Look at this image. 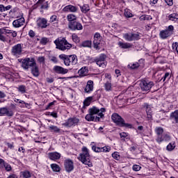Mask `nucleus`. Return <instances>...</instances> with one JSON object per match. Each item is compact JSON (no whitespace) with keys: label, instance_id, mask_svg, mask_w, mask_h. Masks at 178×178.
Returning a JSON list of instances; mask_svg holds the SVG:
<instances>
[{"label":"nucleus","instance_id":"2","mask_svg":"<svg viewBox=\"0 0 178 178\" xmlns=\"http://www.w3.org/2000/svg\"><path fill=\"white\" fill-rule=\"evenodd\" d=\"M59 59L63 62L65 66H70L71 65H77V56L76 54L66 55L60 54L58 56Z\"/></svg>","mask_w":178,"mask_h":178},{"label":"nucleus","instance_id":"40","mask_svg":"<svg viewBox=\"0 0 178 178\" xmlns=\"http://www.w3.org/2000/svg\"><path fill=\"white\" fill-rule=\"evenodd\" d=\"M91 45H92L91 41L86 40L81 43V47H83L84 48L86 47L90 48Z\"/></svg>","mask_w":178,"mask_h":178},{"label":"nucleus","instance_id":"18","mask_svg":"<svg viewBox=\"0 0 178 178\" xmlns=\"http://www.w3.org/2000/svg\"><path fill=\"white\" fill-rule=\"evenodd\" d=\"M0 116L12 117L13 116V111H10L6 107H1L0 108Z\"/></svg>","mask_w":178,"mask_h":178},{"label":"nucleus","instance_id":"27","mask_svg":"<svg viewBox=\"0 0 178 178\" xmlns=\"http://www.w3.org/2000/svg\"><path fill=\"white\" fill-rule=\"evenodd\" d=\"M170 119L174 120L175 123L178 124V110H175L174 112L170 113Z\"/></svg>","mask_w":178,"mask_h":178},{"label":"nucleus","instance_id":"38","mask_svg":"<svg viewBox=\"0 0 178 178\" xmlns=\"http://www.w3.org/2000/svg\"><path fill=\"white\" fill-rule=\"evenodd\" d=\"M169 20L171 22H177L178 20V14L177 13H172L168 16Z\"/></svg>","mask_w":178,"mask_h":178},{"label":"nucleus","instance_id":"12","mask_svg":"<svg viewBox=\"0 0 178 178\" xmlns=\"http://www.w3.org/2000/svg\"><path fill=\"white\" fill-rule=\"evenodd\" d=\"M155 133L157 136L156 141L159 144H161L162 143V141H163V136H162V134H163V128H162L161 127H156Z\"/></svg>","mask_w":178,"mask_h":178},{"label":"nucleus","instance_id":"8","mask_svg":"<svg viewBox=\"0 0 178 178\" xmlns=\"http://www.w3.org/2000/svg\"><path fill=\"white\" fill-rule=\"evenodd\" d=\"M139 86L142 91H149L154 87V83L153 81L143 80L140 81Z\"/></svg>","mask_w":178,"mask_h":178},{"label":"nucleus","instance_id":"37","mask_svg":"<svg viewBox=\"0 0 178 178\" xmlns=\"http://www.w3.org/2000/svg\"><path fill=\"white\" fill-rule=\"evenodd\" d=\"M120 138L122 141H127V140H130V138L129 137V134L126 132H122L120 134Z\"/></svg>","mask_w":178,"mask_h":178},{"label":"nucleus","instance_id":"25","mask_svg":"<svg viewBox=\"0 0 178 178\" xmlns=\"http://www.w3.org/2000/svg\"><path fill=\"white\" fill-rule=\"evenodd\" d=\"M49 159L51 161H56L58 159H60V154L58 152H50L48 154Z\"/></svg>","mask_w":178,"mask_h":178},{"label":"nucleus","instance_id":"20","mask_svg":"<svg viewBox=\"0 0 178 178\" xmlns=\"http://www.w3.org/2000/svg\"><path fill=\"white\" fill-rule=\"evenodd\" d=\"M94 91V81L90 80L87 82V84L84 88V92L86 94H90Z\"/></svg>","mask_w":178,"mask_h":178},{"label":"nucleus","instance_id":"62","mask_svg":"<svg viewBox=\"0 0 178 178\" xmlns=\"http://www.w3.org/2000/svg\"><path fill=\"white\" fill-rule=\"evenodd\" d=\"M137 67H140V64L138 63H134L131 65V69H137Z\"/></svg>","mask_w":178,"mask_h":178},{"label":"nucleus","instance_id":"10","mask_svg":"<svg viewBox=\"0 0 178 178\" xmlns=\"http://www.w3.org/2000/svg\"><path fill=\"white\" fill-rule=\"evenodd\" d=\"M68 28L70 30H72V31H76V30L80 31L83 30V25L81 23L75 21L74 22H68Z\"/></svg>","mask_w":178,"mask_h":178},{"label":"nucleus","instance_id":"39","mask_svg":"<svg viewBox=\"0 0 178 178\" xmlns=\"http://www.w3.org/2000/svg\"><path fill=\"white\" fill-rule=\"evenodd\" d=\"M166 116V111L164 110H161L156 113V118H159V119H163Z\"/></svg>","mask_w":178,"mask_h":178},{"label":"nucleus","instance_id":"31","mask_svg":"<svg viewBox=\"0 0 178 178\" xmlns=\"http://www.w3.org/2000/svg\"><path fill=\"white\" fill-rule=\"evenodd\" d=\"M49 130L51 133H60V129H59L57 126L55 125H50L49 127Z\"/></svg>","mask_w":178,"mask_h":178},{"label":"nucleus","instance_id":"43","mask_svg":"<svg viewBox=\"0 0 178 178\" xmlns=\"http://www.w3.org/2000/svg\"><path fill=\"white\" fill-rule=\"evenodd\" d=\"M0 41L5 42L6 41V37H5V34L2 29H0Z\"/></svg>","mask_w":178,"mask_h":178},{"label":"nucleus","instance_id":"32","mask_svg":"<svg viewBox=\"0 0 178 178\" xmlns=\"http://www.w3.org/2000/svg\"><path fill=\"white\" fill-rule=\"evenodd\" d=\"M80 9L82 13H87L90 12V6L88 4H83L82 6H80Z\"/></svg>","mask_w":178,"mask_h":178},{"label":"nucleus","instance_id":"57","mask_svg":"<svg viewBox=\"0 0 178 178\" xmlns=\"http://www.w3.org/2000/svg\"><path fill=\"white\" fill-rule=\"evenodd\" d=\"M111 151V147L109 146H104L102 147V152H109Z\"/></svg>","mask_w":178,"mask_h":178},{"label":"nucleus","instance_id":"54","mask_svg":"<svg viewBox=\"0 0 178 178\" xmlns=\"http://www.w3.org/2000/svg\"><path fill=\"white\" fill-rule=\"evenodd\" d=\"M3 168H5L7 172H10V170H12V166L8 163H4Z\"/></svg>","mask_w":178,"mask_h":178},{"label":"nucleus","instance_id":"33","mask_svg":"<svg viewBox=\"0 0 178 178\" xmlns=\"http://www.w3.org/2000/svg\"><path fill=\"white\" fill-rule=\"evenodd\" d=\"M118 45L119 47H120V48H122L123 49H128V48H131V44L130 43H124L122 42H119Z\"/></svg>","mask_w":178,"mask_h":178},{"label":"nucleus","instance_id":"52","mask_svg":"<svg viewBox=\"0 0 178 178\" xmlns=\"http://www.w3.org/2000/svg\"><path fill=\"white\" fill-rule=\"evenodd\" d=\"M172 48L174 52H177V54H178V42L173 43L172 44Z\"/></svg>","mask_w":178,"mask_h":178},{"label":"nucleus","instance_id":"47","mask_svg":"<svg viewBox=\"0 0 178 178\" xmlns=\"http://www.w3.org/2000/svg\"><path fill=\"white\" fill-rule=\"evenodd\" d=\"M104 88L106 90V91H111V90H112V83H111L110 82H106L104 84Z\"/></svg>","mask_w":178,"mask_h":178},{"label":"nucleus","instance_id":"60","mask_svg":"<svg viewBox=\"0 0 178 178\" xmlns=\"http://www.w3.org/2000/svg\"><path fill=\"white\" fill-rule=\"evenodd\" d=\"M38 62H39V63H45V57H44V56L38 57Z\"/></svg>","mask_w":178,"mask_h":178},{"label":"nucleus","instance_id":"7","mask_svg":"<svg viewBox=\"0 0 178 178\" xmlns=\"http://www.w3.org/2000/svg\"><path fill=\"white\" fill-rule=\"evenodd\" d=\"M106 54H102L98 57H97L94 61L96 63L97 66L99 67H106Z\"/></svg>","mask_w":178,"mask_h":178},{"label":"nucleus","instance_id":"30","mask_svg":"<svg viewBox=\"0 0 178 178\" xmlns=\"http://www.w3.org/2000/svg\"><path fill=\"white\" fill-rule=\"evenodd\" d=\"M14 101L15 102H19V104H22V105L20 106V108H29L30 106V104L29 103H26L23 100H20L19 99H14Z\"/></svg>","mask_w":178,"mask_h":178},{"label":"nucleus","instance_id":"19","mask_svg":"<svg viewBox=\"0 0 178 178\" xmlns=\"http://www.w3.org/2000/svg\"><path fill=\"white\" fill-rule=\"evenodd\" d=\"M85 119L86 120H87V122H100L101 121V118L97 115H94L90 113H89L86 115Z\"/></svg>","mask_w":178,"mask_h":178},{"label":"nucleus","instance_id":"11","mask_svg":"<svg viewBox=\"0 0 178 178\" xmlns=\"http://www.w3.org/2000/svg\"><path fill=\"white\" fill-rule=\"evenodd\" d=\"M80 120L76 118H69L65 123L63 124V126L65 127H72V126H77L79 124Z\"/></svg>","mask_w":178,"mask_h":178},{"label":"nucleus","instance_id":"34","mask_svg":"<svg viewBox=\"0 0 178 178\" xmlns=\"http://www.w3.org/2000/svg\"><path fill=\"white\" fill-rule=\"evenodd\" d=\"M77 19V17L73 14H69L67 16V20L69 22V23H73L74 22H76Z\"/></svg>","mask_w":178,"mask_h":178},{"label":"nucleus","instance_id":"61","mask_svg":"<svg viewBox=\"0 0 178 178\" xmlns=\"http://www.w3.org/2000/svg\"><path fill=\"white\" fill-rule=\"evenodd\" d=\"M1 30L3 31V33H4L5 35H6V34H11V33H12V30L3 29V28L1 29Z\"/></svg>","mask_w":178,"mask_h":178},{"label":"nucleus","instance_id":"53","mask_svg":"<svg viewBox=\"0 0 178 178\" xmlns=\"http://www.w3.org/2000/svg\"><path fill=\"white\" fill-rule=\"evenodd\" d=\"M140 40V35L138 33H132V41H137Z\"/></svg>","mask_w":178,"mask_h":178},{"label":"nucleus","instance_id":"36","mask_svg":"<svg viewBox=\"0 0 178 178\" xmlns=\"http://www.w3.org/2000/svg\"><path fill=\"white\" fill-rule=\"evenodd\" d=\"M92 101V97H88L83 101V108H86V106H90L91 102Z\"/></svg>","mask_w":178,"mask_h":178},{"label":"nucleus","instance_id":"17","mask_svg":"<svg viewBox=\"0 0 178 178\" xmlns=\"http://www.w3.org/2000/svg\"><path fill=\"white\" fill-rule=\"evenodd\" d=\"M53 70L55 73H57V74H66V73L69 72V70L63 68V67L59 65H55L53 67Z\"/></svg>","mask_w":178,"mask_h":178},{"label":"nucleus","instance_id":"9","mask_svg":"<svg viewBox=\"0 0 178 178\" xmlns=\"http://www.w3.org/2000/svg\"><path fill=\"white\" fill-rule=\"evenodd\" d=\"M22 53L23 48L22 47V44H15L11 49L12 55H13V56H17V58H19Z\"/></svg>","mask_w":178,"mask_h":178},{"label":"nucleus","instance_id":"56","mask_svg":"<svg viewBox=\"0 0 178 178\" xmlns=\"http://www.w3.org/2000/svg\"><path fill=\"white\" fill-rule=\"evenodd\" d=\"M92 149L94 151V152H102V147H98L95 145L92 147Z\"/></svg>","mask_w":178,"mask_h":178},{"label":"nucleus","instance_id":"44","mask_svg":"<svg viewBox=\"0 0 178 178\" xmlns=\"http://www.w3.org/2000/svg\"><path fill=\"white\" fill-rule=\"evenodd\" d=\"M105 112H106V108H102L99 109L98 116H99V118H100V119L104 118V113H105Z\"/></svg>","mask_w":178,"mask_h":178},{"label":"nucleus","instance_id":"49","mask_svg":"<svg viewBox=\"0 0 178 178\" xmlns=\"http://www.w3.org/2000/svg\"><path fill=\"white\" fill-rule=\"evenodd\" d=\"M18 91L22 92V94H24L26 92V86L21 85L18 87Z\"/></svg>","mask_w":178,"mask_h":178},{"label":"nucleus","instance_id":"41","mask_svg":"<svg viewBox=\"0 0 178 178\" xmlns=\"http://www.w3.org/2000/svg\"><path fill=\"white\" fill-rule=\"evenodd\" d=\"M51 168L54 172H60V167L58 164L53 163L51 165Z\"/></svg>","mask_w":178,"mask_h":178},{"label":"nucleus","instance_id":"26","mask_svg":"<svg viewBox=\"0 0 178 178\" xmlns=\"http://www.w3.org/2000/svg\"><path fill=\"white\" fill-rule=\"evenodd\" d=\"M78 74L81 77H84L88 74V68L87 67H83L78 71Z\"/></svg>","mask_w":178,"mask_h":178},{"label":"nucleus","instance_id":"51","mask_svg":"<svg viewBox=\"0 0 178 178\" xmlns=\"http://www.w3.org/2000/svg\"><path fill=\"white\" fill-rule=\"evenodd\" d=\"M112 156L114 159H115L116 161H119V159H120V156L119 155V152H115L112 154Z\"/></svg>","mask_w":178,"mask_h":178},{"label":"nucleus","instance_id":"29","mask_svg":"<svg viewBox=\"0 0 178 178\" xmlns=\"http://www.w3.org/2000/svg\"><path fill=\"white\" fill-rule=\"evenodd\" d=\"M88 112L89 113H91L92 115L97 116V115L99 113V108H98L96 106H93L92 108H89Z\"/></svg>","mask_w":178,"mask_h":178},{"label":"nucleus","instance_id":"21","mask_svg":"<svg viewBox=\"0 0 178 178\" xmlns=\"http://www.w3.org/2000/svg\"><path fill=\"white\" fill-rule=\"evenodd\" d=\"M48 21L45 18H39L37 21V25L40 29H47L48 27Z\"/></svg>","mask_w":178,"mask_h":178},{"label":"nucleus","instance_id":"50","mask_svg":"<svg viewBox=\"0 0 178 178\" xmlns=\"http://www.w3.org/2000/svg\"><path fill=\"white\" fill-rule=\"evenodd\" d=\"M49 41V39H48L47 38H42L40 40V44L42 45H47V44H48Z\"/></svg>","mask_w":178,"mask_h":178},{"label":"nucleus","instance_id":"15","mask_svg":"<svg viewBox=\"0 0 178 178\" xmlns=\"http://www.w3.org/2000/svg\"><path fill=\"white\" fill-rule=\"evenodd\" d=\"M143 107L147 113V119H148V120H152V105L149 104L148 103H145Z\"/></svg>","mask_w":178,"mask_h":178},{"label":"nucleus","instance_id":"13","mask_svg":"<svg viewBox=\"0 0 178 178\" xmlns=\"http://www.w3.org/2000/svg\"><path fill=\"white\" fill-rule=\"evenodd\" d=\"M64 166L66 172L67 173H70L74 169V165L73 163V161L70 159H65L64 161Z\"/></svg>","mask_w":178,"mask_h":178},{"label":"nucleus","instance_id":"16","mask_svg":"<svg viewBox=\"0 0 178 178\" xmlns=\"http://www.w3.org/2000/svg\"><path fill=\"white\" fill-rule=\"evenodd\" d=\"M37 8H40V9H48V1L45 2V0H38V2L33 5V9H37Z\"/></svg>","mask_w":178,"mask_h":178},{"label":"nucleus","instance_id":"4","mask_svg":"<svg viewBox=\"0 0 178 178\" xmlns=\"http://www.w3.org/2000/svg\"><path fill=\"white\" fill-rule=\"evenodd\" d=\"M54 44L56 45V48L60 51H66V49L68 50L72 48V44L68 43L65 38L56 40Z\"/></svg>","mask_w":178,"mask_h":178},{"label":"nucleus","instance_id":"42","mask_svg":"<svg viewBox=\"0 0 178 178\" xmlns=\"http://www.w3.org/2000/svg\"><path fill=\"white\" fill-rule=\"evenodd\" d=\"M124 38L126 41H133L132 33H125L124 34Z\"/></svg>","mask_w":178,"mask_h":178},{"label":"nucleus","instance_id":"45","mask_svg":"<svg viewBox=\"0 0 178 178\" xmlns=\"http://www.w3.org/2000/svg\"><path fill=\"white\" fill-rule=\"evenodd\" d=\"M140 20H152L151 15H143L140 17Z\"/></svg>","mask_w":178,"mask_h":178},{"label":"nucleus","instance_id":"55","mask_svg":"<svg viewBox=\"0 0 178 178\" xmlns=\"http://www.w3.org/2000/svg\"><path fill=\"white\" fill-rule=\"evenodd\" d=\"M124 15L125 17H133V14L129 10H125Z\"/></svg>","mask_w":178,"mask_h":178},{"label":"nucleus","instance_id":"24","mask_svg":"<svg viewBox=\"0 0 178 178\" xmlns=\"http://www.w3.org/2000/svg\"><path fill=\"white\" fill-rule=\"evenodd\" d=\"M31 72L34 76V77H38L40 76V69L38 68V66L37 65V63H35V65L32 66L31 68Z\"/></svg>","mask_w":178,"mask_h":178},{"label":"nucleus","instance_id":"48","mask_svg":"<svg viewBox=\"0 0 178 178\" xmlns=\"http://www.w3.org/2000/svg\"><path fill=\"white\" fill-rule=\"evenodd\" d=\"M176 145H175V143H169L168 145H167V150L168 151H173V149H175Z\"/></svg>","mask_w":178,"mask_h":178},{"label":"nucleus","instance_id":"58","mask_svg":"<svg viewBox=\"0 0 178 178\" xmlns=\"http://www.w3.org/2000/svg\"><path fill=\"white\" fill-rule=\"evenodd\" d=\"M133 170H134V172H138V171L141 170V166H140L138 165H134L133 166Z\"/></svg>","mask_w":178,"mask_h":178},{"label":"nucleus","instance_id":"3","mask_svg":"<svg viewBox=\"0 0 178 178\" xmlns=\"http://www.w3.org/2000/svg\"><path fill=\"white\" fill-rule=\"evenodd\" d=\"M111 119L117 126H120V127H127V129H131L133 127V125L131 124L125 123L124 120L118 113H113Z\"/></svg>","mask_w":178,"mask_h":178},{"label":"nucleus","instance_id":"64","mask_svg":"<svg viewBox=\"0 0 178 178\" xmlns=\"http://www.w3.org/2000/svg\"><path fill=\"white\" fill-rule=\"evenodd\" d=\"M46 81L49 84L52 83L54 81H55V79L54 78H47Z\"/></svg>","mask_w":178,"mask_h":178},{"label":"nucleus","instance_id":"6","mask_svg":"<svg viewBox=\"0 0 178 178\" xmlns=\"http://www.w3.org/2000/svg\"><path fill=\"white\" fill-rule=\"evenodd\" d=\"M174 30L175 27H173V25L168 26L166 29L160 31V38H161L162 40H166V38H168V37H170V35H173Z\"/></svg>","mask_w":178,"mask_h":178},{"label":"nucleus","instance_id":"63","mask_svg":"<svg viewBox=\"0 0 178 178\" xmlns=\"http://www.w3.org/2000/svg\"><path fill=\"white\" fill-rule=\"evenodd\" d=\"M29 37L33 38V37H35V33H34V31L30 30L29 32Z\"/></svg>","mask_w":178,"mask_h":178},{"label":"nucleus","instance_id":"28","mask_svg":"<svg viewBox=\"0 0 178 178\" xmlns=\"http://www.w3.org/2000/svg\"><path fill=\"white\" fill-rule=\"evenodd\" d=\"M172 77V74L170 72H164V74L161 78L160 81H169L170 80V78Z\"/></svg>","mask_w":178,"mask_h":178},{"label":"nucleus","instance_id":"35","mask_svg":"<svg viewBox=\"0 0 178 178\" xmlns=\"http://www.w3.org/2000/svg\"><path fill=\"white\" fill-rule=\"evenodd\" d=\"M20 175H21V177H23V178L31 177V172H30V171H29V170L22 171L20 172Z\"/></svg>","mask_w":178,"mask_h":178},{"label":"nucleus","instance_id":"1","mask_svg":"<svg viewBox=\"0 0 178 178\" xmlns=\"http://www.w3.org/2000/svg\"><path fill=\"white\" fill-rule=\"evenodd\" d=\"M82 152L79 154L78 159L84 165H88L89 168H92V163H91V156L90 151L87 147H83L81 149Z\"/></svg>","mask_w":178,"mask_h":178},{"label":"nucleus","instance_id":"46","mask_svg":"<svg viewBox=\"0 0 178 178\" xmlns=\"http://www.w3.org/2000/svg\"><path fill=\"white\" fill-rule=\"evenodd\" d=\"M72 40L76 44H79V42H80V38H79V36H77V34L76 33L72 34Z\"/></svg>","mask_w":178,"mask_h":178},{"label":"nucleus","instance_id":"14","mask_svg":"<svg viewBox=\"0 0 178 178\" xmlns=\"http://www.w3.org/2000/svg\"><path fill=\"white\" fill-rule=\"evenodd\" d=\"M102 40V37L101 36V33H95L94 35V40H93V47L95 49H99V44H101V40Z\"/></svg>","mask_w":178,"mask_h":178},{"label":"nucleus","instance_id":"59","mask_svg":"<svg viewBox=\"0 0 178 178\" xmlns=\"http://www.w3.org/2000/svg\"><path fill=\"white\" fill-rule=\"evenodd\" d=\"M54 22H58V16L52 15L50 17V23H54Z\"/></svg>","mask_w":178,"mask_h":178},{"label":"nucleus","instance_id":"23","mask_svg":"<svg viewBox=\"0 0 178 178\" xmlns=\"http://www.w3.org/2000/svg\"><path fill=\"white\" fill-rule=\"evenodd\" d=\"M78 9L79 8L74 6L68 5V6H66L63 9V12H71L72 13H76V12H77Z\"/></svg>","mask_w":178,"mask_h":178},{"label":"nucleus","instance_id":"22","mask_svg":"<svg viewBox=\"0 0 178 178\" xmlns=\"http://www.w3.org/2000/svg\"><path fill=\"white\" fill-rule=\"evenodd\" d=\"M24 24V18L22 17L17 19H15L13 22V26L15 27L16 29L19 27H22Z\"/></svg>","mask_w":178,"mask_h":178},{"label":"nucleus","instance_id":"5","mask_svg":"<svg viewBox=\"0 0 178 178\" xmlns=\"http://www.w3.org/2000/svg\"><path fill=\"white\" fill-rule=\"evenodd\" d=\"M21 63V67L24 69V70H29V67L35 66L36 62L34 58H25L22 60Z\"/></svg>","mask_w":178,"mask_h":178}]
</instances>
